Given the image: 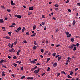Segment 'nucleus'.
I'll use <instances>...</instances> for the list:
<instances>
[{
  "mask_svg": "<svg viewBox=\"0 0 80 80\" xmlns=\"http://www.w3.org/2000/svg\"><path fill=\"white\" fill-rule=\"evenodd\" d=\"M65 33H66V35L67 36V37L68 38H69V37H71V34H69V32H66Z\"/></svg>",
  "mask_w": 80,
  "mask_h": 80,
  "instance_id": "1",
  "label": "nucleus"
},
{
  "mask_svg": "<svg viewBox=\"0 0 80 80\" xmlns=\"http://www.w3.org/2000/svg\"><path fill=\"white\" fill-rule=\"evenodd\" d=\"M74 46H76V45L75 44H72L71 45L69 46L68 48H71V49H73Z\"/></svg>",
  "mask_w": 80,
  "mask_h": 80,
  "instance_id": "2",
  "label": "nucleus"
},
{
  "mask_svg": "<svg viewBox=\"0 0 80 80\" xmlns=\"http://www.w3.org/2000/svg\"><path fill=\"white\" fill-rule=\"evenodd\" d=\"M33 77H29L27 78V80H33Z\"/></svg>",
  "mask_w": 80,
  "mask_h": 80,
  "instance_id": "3",
  "label": "nucleus"
},
{
  "mask_svg": "<svg viewBox=\"0 0 80 80\" xmlns=\"http://www.w3.org/2000/svg\"><path fill=\"white\" fill-rule=\"evenodd\" d=\"M33 6L30 7L29 8V10H33Z\"/></svg>",
  "mask_w": 80,
  "mask_h": 80,
  "instance_id": "4",
  "label": "nucleus"
},
{
  "mask_svg": "<svg viewBox=\"0 0 80 80\" xmlns=\"http://www.w3.org/2000/svg\"><path fill=\"white\" fill-rule=\"evenodd\" d=\"M2 75L3 77H4L5 75V72L3 71V72L2 73Z\"/></svg>",
  "mask_w": 80,
  "mask_h": 80,
  "instance_id": "5",
  "label": "nucleus"
},
{
  "mask_svg": "<svg viewBox=\"0 0 80 80\" xmlns=\"http://www.w3.org/2000/svg\"><path fill=\"white\" fill-rule=\"evenodd\" d=\"M73 47V51H75V50H76V49H77V47L76 46H76H74Z\"/></svg>",
  "mask_w": 80,
  "mask_h": 80,
  "instance_id": "6",
  "label": "nucleus"
},
{
  "mask_svg": "<svg viewBox=\"0 0 80 80\" xmlns=\"http://www.w3.org/2000/svg\"><path fill=\"white\" fill-rule=\"evenodd\" d=\"M75 23H76V22L75 21V20H74L72 22V25L74 26L75 25Z\"/></svg>",
  "mask_w": 80,
  "mask_h": 80,
  "instance_id": "7",
  "label": "nucleus"
},
{
  "mask_svg": "<svg viewBox=\"0 0 80 80\" xmlns=\"http://www.w3.org/2000/svg\"><path fill=\"white\" fill-rule=\"evenodd\" d=\"M11 4L12 5H14L15 3H13V2L12 1H11Z\"/></svg>",
  "mask_w": 80,
  "mask_h": 80,
  "instance_id": "8",
  "label": "nucleus"
},
{
  "mask_svg": "<svg viewBox=\"0 0 80 80\" xmlns=\"http://www.w3.org/2000/svg\"><path fill=\"white\" fill-rule=\"evenodd\" d=\"M57 62H55L53 65V66L54 67H57Z\"/></svg>",
  "mask_w": 80,
  "mask_h": 80,
  "instance_id": "9",
  "label": "nucleus"
},
{
  "mask_svg": "<svg viewBox=\"0 0 80 80\" xmlns=\"http://www.w3.org/2000/svg\"><path fill=\"white\" fill-rule=\"evenodd\" d=\"M38 70H36L34 72V73H36L35 74H37L38 73Z\"/></svg>",
  "mask_w": 80,
  "mask_h": 80,
  "instance_id": "10",
  "label": "nucleus"
},
{
  "mask_svg": "<svg viewBox=\"0 0 80 80\" xmlns=\"http://www.w3.org/2000/svg\"><path fill=\"white\" fill-rule=\"evenodd\" d=\"M30 62L31 63H36V62L35 61H31Z\"/></svg>",
  "mask_w": 80,
  "mask_h": 80,
  "instance_id": "11",
  "label": "nucleus"
},
{
  "mask_svg": "<svg viewBox=\"0 0 80 80\" xmlns=\"http://www.w3.org/2000/svg\"><path fill=\"white\" fill-rule=\"evenodd\" d=\"M3 38H6V39H10V37L8 36L4 37Z\"/></svg>",
  "mask_w": 80,
  "mask_h": 80,
  "instance_id": "12",
  "label": "nucleus"
},
{
  "mask_svg": "<svg viewBox=\"0 0 80 80\" xmlns=\"http://www.w3.org/2000/svg\"><path fill=\"white\" fill-rule=\"evenodd\" d=\"M20 52H21V50H19L17 52V55H19V53H20Z\"/></svg>",
  "mask_w": 80,
  "mask_h": 80,
  "instance_id": "13",
  "label": "nucleus"
},
{
  "mask_svg": "<svg viewBox=\"0 0 80 80\" xmlns=\"http://www.w3.org/2000/svg\"><path fill=\"white\" fill-rule=\"evenodd\" d=\"M25 28L23 27V29L22 30V32H23L25 31Z\"/></svg>",
  "mask_w": 80,
  "mask_h": 80,
  "instance_id": "14",
  "label": "nucleus"
},
{
  "mask_svg": "<svg viewBox=\"0 0 80 80\" xmlns=\"http://www.w3.org/2000/svg\"><path fill=\"white\" fill-rule=\"evenodd\" d=\"M61 58H62V56L58 57V61H60V59H61Z\"/></svg>",
  "mask_w": 80,
  "mask_h": 80,
  "instance_id": "15",
  "label": "nucleus"
},
{
  "mask_svg": "<svg viewBox=\"0 0 80 80\" xmlns=\"http://www.w3.org/2000/svg\"><path fill=\"white\" fill-rule=\"evenodd\" d=\"M12 65H14V66L16 67H17V64H15V63H13Z\"/></svg>",
  "mask_w": 80,
  "mask_h": 80,
  "instance_id": "16",
  "label": "nucleus"
},
{
  "mask_svg": "<svg viewBox=\"0 0 80 80\" xmlns=\"http://www.w3.org/2000/svg\"><path fill=\"white\" fill-rule=\"evenodd\" d=\"M36 28V25H34L33 27V29L35 30Z\"/></svg>",
  "mask_w": 80,
  "mask_h": 80,
  "instance_id": "17",
  "label": "nucleus"
},
{
  "mask_svg": "<svg viewBox=\"0 0 80 80\" xmlns=\"http://www.w3.org/2000/svg\"><path fill=\"white\" fill-rule=\"evenodd\" d=\"M3 62H4V60L2 59L0 61V63H2Z\"/></svg>",
  "mask_w": 80,
  "mask_h": 80,
  "instance_id": "18",
  "label": "nucleus"
},
{
  "mask_svg": "<svg viewBox=\"0 0 80 80\" xmlns=\"http://www.w3.org/2000/svg\"><path fill=\"white\" fill-rule=\"evenodd\" d=\"M18 18H21V17L20 15H18Z\"/></svg>",
  "mask_w": 80,
  "mask_h": 80,
  "instance_id": "19",
  "label": "nucleus"
},
{
  "mask_svg": "<svg viewBox=\"0 0 80 80\" xmlns=\"http://www.w3.org/2000/svg\"><path fill=\"white\" fill-rule=\"evenodd\" d=\"M54 6L56 7H59V6L58 4H55Z\"/></svg>",
  "mask_w": 80,
  "mask_h": 80,
  "instance_id": "20",
  "label": "nucleus"
},
{
  "mask_svg": "<svg viewBox=\"0 0 80 80\" xmlns=\"http://www.w3.org/2000/svg\"><path fill=\"white\" fill-rule=\"evenodd\" d=\"M48 53V52L47 51H45V53H44V55H46L47 53Z\"/></svg>",
  "mask_w": 80,
  "mask_h": 80,
  "instance_id": "21",
  "label": "nucleus"
},
{
  "mask_svg": "<svg viewBox=\"0 0 80 80\" xmlns=\"http://www.w3.org/2000/svg\"><path fill=\"white\" fill-rule=\"evenodd\" d=\"M75 41V40H74V38H71V42H74Z\"/></svg>",
  "mask_w": 80,
  "mask_h": 80,
  "instance_id": "22",
  "label": "nucleus"
},
{
  "mask_svg": "<svg viewBox=\"0 0 80 80\" xmlns=\"http://www.w3.org/2000/svg\"><path fill=\"white\" fill-rule=\"evenodd\" d=\"M56 56V53L54 52L52 54V56H53V57H55Z\"/></svg>",
  "mask_w": 80,
  "mask_h": 80,
  "instance_id": "23",
  "label": "nucleus"
},
{
  "mask_svg": "<svg viewBox=\"0 0 80 80\" xmlns=\"http://www.w3.org/2000/svg\"><path fill=\"white\" fill-rule=\"evenodd\" d=\"M17 56H14L13 57V58L14 59H17Z\"/></svg>",
  "mask_w": 80,
  "mask_h": 80,
  "instance_id": "24",
  "label": "nucleus"
},
{
  "mask_svg": "<svg viewBox=\"0 0 80 80\" xmlns=\"http://www.w3.org/2000/svg\"><path fill=\"white\" fill-rule=\"evenodd\" d=\"M2 67L4 68H7L6 65H4L3 64H2Z\"/></svg>",
  "mask_w": 80,
  "mask_h": 80,
  "instance_id": "25",
  "label": "nucleus"
},
{
  "mask_svg": "<svg viewBox=\"0 0 80 80\" xmlns=\"http://www.w3.org/2000/svg\"><path fill=\"white\" fill-rule=\"evenodd\" d=\"M25 78V76H23L22 77H21V79H23V78Z\"/></svg>",
  "mask_w": 80,
  "mask_h": 80,
  "instance_id": "26",
  "label": "nucleus"
},
{
  "mask_svg": "<svg viewBox=\"0 0 80 80\" xmlns=\"http://www.w3.org/2000/svg\"><path fill=\"white\" fill-rule=\"evenodd\" d=\"M50 67H48L47 70V72H49L50 71Z\"/></svg>",
  "mask_w": 80,
  "mask_h": 80,
  "instance_id": "27",
  "label": "nucleus"
},
{
  "mask_svg": "<svg viewBox=\"0 0 80 80\" xmlns=\"http://www.w3.org/2000/svg\"><path fill=\"white\" fill-rule=\"evenodd\" d=\"M3 22L2 19H0V23H2Z\"/></svg>",
  "mask_w": 80,
  "mask_h": 80,
  "instance_id": "28",
  "label": "nucleus"
},
{
  "mask_svg": "<svg viewBox=\"0 0 80 80\" xmlns=\"http://www.w3.org/2000/svg\"><path fill=\"white\" fill-rule=\"evenodd\" d=\"M59 75H60V73L59 72L58 73V74L57 75V77H58V76H59Z\"/></svg>",
  "mask_w": 80,
  "mask_h": 80,
  "instance_id": "29",
  "label": "nucleus"
},
{
  "mask_svg": "<svg viewBox=\"0 0 80 80\" xmlns=\"http://www.w3.org/2000/svg\"><path fill=\"white\" fill-rule=\"evenodd\" d=\"M45 24V22H42L41 23L42 25H44V24Z\"/></svg>",
  "mask_w": 80,
  "mask_h": 80,
  "instance_id": "30",
  "label": "nucleus"
},
{
  "mask_svg": "<svg viewBox=\"0 0 80 80\" xmlns=\"http://www.w3.org/2000/svg\"><path fill=\"white\" fill-rule=\"evenodd\" d=\"M61 72L62 73H63V74H66V73H65V72L63 71H62Z\"/></svg>",
  "mask_w": 80,
  "mask_h": 80,
  "instance_id": "31",
  "label": "nucleus"
},
{
  "mask_svg": "<svg viewBox=\"0 0 80 80\" xmlns=\"http://www.w3.org/2000/svg\"><path fill=\"white\" fill-rule=\"evenodd\" d=\"M17 30L18 31H19V30H21V28L19 27L18 28Z\"/></svg>",
  "mask_w": 80,
  "mask_h": 80,
  "instance_id": "32",
  "label": "nucleus"
},
{
  "mask_svg": "<svg viewBox=\"0 0 80 80\" xmlns=\"http://www.w3.org/2000/svg\"><path fill=\"white\" fill-rule=\"evenodd\" d=\"M34 45H37V42H36V41H34Z\"/></svg>",
  "mask_w": 80,
  "mask_h": 80,
  "instance_id": "33",
  "label": "nucleus"
},
{
  "mask_svg": "<svg viewBox=\"0 0 80 80\" xmlns=\"http://www.w3.org/2000/svg\"><path fill=\"white\" fill-rule=\"evenodd\" d=\"M8 34L10 35L12 34V32H8Z\"/></svg>",
  "mask_w": 80,
  "mask_h": 80,
  "instance_id": "34",
  "label": "nucleus"
},
{
  "mask_svg": "<svg viewBox=\"0 0 80 80\" xmlns=\"http://www.w3.org/2000/svg\"><path fill=\"white\" fill-rule=\"evenodd\" d=\"M14 27V26L12 25L11 26H9V27H11V28H12V27Z\"/></svg>",
  "mask_w": 80,
  "mask_h": 80,
  "instance_id": "35",
  "label": "nucleus"
},
{
  "mask_svg": "<svg viewBox=\"0 0 80 80\" xmlns=\"http://www.w3.org/2000/svg\"><path fill=\"white\" fill-rule=\"evenodd\" d=\"M72 74H73V72L72 71H71L70 72V75H72Z\"/></svg>",
  "mask_w": 80,
  "mask_h": 80,
  "instance_id": "36",
  "label": "nucleus"
},
{
  "mask_svg": "<svg viewBox=\"0 0 80 80\" xmlns=\"http://www.w3.org/2000/svg\"><path fill=\"white\" fill-rule=\"evenodd\" d=\"M13 44L12 43V45H11V48H13Z\"/></svg>",
  "mask_w": 80,
  "mask_h": 80,
  "instance_id": "37",
  "label": "nucleus"
},
{
  "mask_svg": "<svg viewBox=\"0 0 80 80\" xmlns=\"http://www.w3.org/2000/svg\"><path fill=\"white\" fill-rule=\"evenodd\" d=\"M23 70V67H22L21 68V70Z\"/></svg>",
  "mask_w": 80,
  "mask_h": 80,
  "instance_id": "38",
  "label": "nucleus"
},
{
  "mask_svg": "<svg viewBox=\"0 0 80 80\" xmlns=\"http://www.w3.org/2000/svg\"><path fill=\"white\" fill-rule=\"evenodd\" d=\"M33 49H36L37 48V46H34L33 48Z\"/></svg>",
  "mask_w": 80,
  "mask_h": 80,
  "instance_id": "39",
  "label": "nucleus"
},
{
  "mask_svg": "<svg viewBox=\"0 0 80 80\" xmlns=\"http://www.w3.org/2000/svg\"><path fill=\"white\" fill-rule=\"evenodd\" d=\"M1 8H4V9H5V7H4V6H2L1 7Z\"/></svg>",
  "mask_w": 80,
  "mask_h": 80,
  "instance_id": "40",
  "label": "nucleus"
},
{
  "mask_svg": "<svg viewBox=\"0 0 80 80\" xmlns=\"http://www.w3.org/2000/svg\"><path fill=\"white\" fill-rule=\"evenodd\" d=\"M7 11L8 12H11V11L10 10V9H7Z\"/></svg>",
  "mask_w": 80,
  "mask_h": 80,
  "instance_id": "41",
  "label": "nucleus"
},
{
  "mask_svg": "<svg viewBox=\"0 0 80 80\" xmlns=\"http://www.w3.org/2000/svg\"><path fill=\"white\" fill-rule=\"evenodd\" d=\"M50 58H48L47 60L48 61V62H49V61H50Z\"/></svg>",
  "mask_w": 80,
  "mask_h": 80,
  "instance_id": "42",
  "label": "nucleus"
},
{
  "mask_svg": "<svg viewBox=\"0 0 80 80\" xmlns=\"http://www.w3.org/2000/svg\"><path fill=\"white\" fill-rule=\"evenodd\" d=\"M17 42L15 41L14 42V45H16L17 44Z\"/></svg>",
  "mask_w": 80,
  "mask_h": 80,
  "instance_id": "43",
  "label": "nucleus"
},
{
  "mask_svg": "<svg viewBox=\"0 0 80 80\" xmlns=\"http://www.w3.org/2000/svg\"><path fill=\"white\" fill-rule=\"evenodd\" d=\"M59 46H60V44L57 45L56 46V47H59Z\"/></svg>",
  "mask_w": 80,
  "mask_h": 80,
  "instance_id": "44",
  "label": "nucleus"
},
{
  "mask_svg": "<svg viewBox=\"0 0 80 80\" xmlns=\"http://www.w3.org/2000/svg\"><path fill=\"white\" fill-rule=\"evenodd\" d=\"M8 46L9 47H11V44L10 43H9L8 45Z\"/></svg>",
  "mask_w": 80,
  "mask_h": 80,
  "instance_id": "45",
  "label": "nucleus"
},
{
  "mask_svg": "<svg viewBox=\"0 0 80 80\" xmlns=\"http://www.w3.org/2000/svg\"><path fill=\"white\" fill-rule=\"evenodd\" d=\"M32 12H28V15H31V14H32Z\"/></svg>",
  "mask_w": 80,
  "mask_h": 80,
  "instance_id": "46",
  "label": "nucleus"
},
{
  "mask_svg": "<svg viewBox=\"0 0 80 80\" xmlns=\"http://www.w3.org/2000/svg\"><path fill=\"white\" fill-rule=\"evenodd\" d=\"M26 34L27 35H29V32H26Z\"/></svg>",
  "mask_w": 80,
  "mask_h": 80,
  "instance_id": "47",
  "label": "nucleus"
},
{
  "mask_svg": "<svg viewBox=\"0 0 80 80\" xmlns=\"http://www.w3.org/2000/svg\"><path fill=\"white\" fill-rule=\"evenodd\" d=\"M51 45L52 47H54V44H51Z\"/></svg>",
  "mask_w": 80,
  "mask_h": 80,
  "instance_id": "48",
  "label": "nucleus"
},
{
  "mask_svg": "<svg viewBox=\"0 0 80 80\" xmlns=\"http://www.w3.org/2000/svg\"><path fill=\"white\" fill-rule=\"evenodd\" d=\"M69 1L68 0H67V1H66V3H68V2H69Z\"/></svg>",
  "mask_w": 80,
  "mask_h": 80,
  "instance_id": "49",
  "label": "nucleus"
},
{
  "mask_svg": "<svg viewBox=\"0 0 80 80\" xmlns=\"http://www.w3.org/2000/svg\"><path fill=\"white\" fill-rule=\"evenodd\" d=\"M36 33H34L33 34V35H34L35 37V36L36 35Z\"/></svg>",
  "mask_w": 80,
  "mask_h": 80,
  "instance_id": "50",
  "label": "nucleus"
},
{
  "mask_svg": "<svg viewBox=\"0 0 80 80\" xmlns=\"http://www.w3.org/2000/svg\"><path fill=\"white\" fill-rule=\"evenodd\" d=\"M12 76L13 77H15V75H14V74H12Z\"/></svg>",
  "mask_w": 80,
  "mask_h": 80,
  "instance_id": "51",
  "label": "nucleus"
},
{
  "mask_svg": "<svg viewBox=\"0 0 80 80\" xmlns=\"http://www.w3.org/2000/svg\"><path fill=\"white\" fill-rule=\"evenodd\" d=\"M68 59L69 60H71V58L70 57H68Z\"/></svg>",
  "mask_w": 80,
  "mask_h": 80,
  "instance_id": "52",
  "label": "nucleus"
},
{
  "mask_svg": "<svg viewBox=\"0 0 80 80\" xmlns=\"http://www.w3.org/2000/svg\"><path fill=\"white\" fill-rule=\"evenodd\" d=\"M40 65V63H38L36 64V65Z\"/></svg>",
  "mask_w": 80,
  "mask_h": 80,
  "instance_id": "53",
  "label": "nucleus"
},
{
  "mask_svg": "<svg viewBox=\"0 0 80 80\" xmlns=\"http://www.w3.org/2000/svg\"><path fill=\"white\" fill-rule=\"evenodd\" d=\"M55 10H58V8H56L55 9Z\"/></svg>",
  "mask_w": 80,
  "mask_h": 80,
  "instance_id": "54",
  "label": "nucleus"
},
{
  "mask_svg": "<svg viewBox=\"0 0 80 80\" xmlns=\"http://www.w3.org/2000/svg\"><path fill=\"white\" fill-rule=\"evenodd\" d=\"M23 43H27V41H23Z\"/></svg>",
  "mask_w": 80,
  "mask_h": 80,
  "instance_id": "55",
  "label": "nucleus"
},
{
  "mask_svg": "<svg viewBox=\"0 0 80 80\" xmlns=\"http://www.w3.org/2000/svg\"><path fill=\"white\" fill-rule=\"evenodd\" d=\"M9 52H12V51L11 49H9L8 50Z\"/></svg>",
  "mask_w": 80,
  "mask_h": 80,
  "instance_id": "56",
  "label": "nucleus"
},
{
  "mask_svg": "<svg viewBox=\"0 0 80 80\" xmlns=\"http://www.w3.org/2000/svg\"><path fill=\"white\" fill-rule=\"evenodd\" d=\"M78 70V68H77L76 69H75V71H77Z\"/></svg>",
  "mask_w": 80,
  "mask_h": 80,
  "instance_id": "57",
  "label": "nucleus"
},
{
  "mask_svg": "<svg viewBox=\"0 0 80 80\" xmlns=\"http://www.w3.org/2000/svg\"><path fill=\"white\" fill-rule=\"evenodd\" d=\"M52 19H53L54 20H56V18H55V17H53L52 18Z\"/></svg>",
  "mask_w": 80,
  "mask_h": 80,
  "instance_id": "58",
  "label": "nucleus"
},
{
  "mask_svg": "<svg viewBox=\"0 0 80 80\" xmlns=\"http://www.w3.org/2000/svg\"><path fill=\"white\" fill-rule=\"evenodd\" d=\"M68 11L69 12H71V10H70V9H68Z\"/></svg>",
  "mask_w": 80,
  "mask_h": 80,
  "instance_id": "59",
  "label": "nucleus"
},
{
  "mask_svg": "<svg viewBox=\"0 0 80 80\" xmlns=\"http://www.w3.org/2000/svg\"><path fill=\"white\" fill-rule=\"evenodd\" d=\"M79 45V44H78V43H77L76 44V46H77V47H78Z\"/></svg>",
  "mask_w": 80,
  "mask_h": 80,
  "instance_id": "60",
  "label": "nucleus"
},
{
  "mask_svg": "<svg viewBox=\"0 0 80 80\" xmlns=\"http://www.w3.org/2000/svg\"><path fill=\"white\" fill-rule=\"evenodd\" d=\"M44 30H47V28H46V27H45V28H44Z\"/></svg>",
  "mask_w": 80,
  "mask_h": 80,
  "instance_id": "61",
  "label": "nucleus"
},
{
  "mask_svg": "<svg viewBox=\"0 0 80 80\" xmlns=\"http://www.w3.org/2000/svg\"><path fill=\"white\" fill-rule=\"evenodd\" d=\"M41 52L42 53H43V49H41Z\"/></svg>",
  "mask_w": 80,
  "mask_h": 80,
  "instance_id": "62",
  "label": "nucleus"
},
{
  "mask_svg": "<svg viewBox=\"0 0 80 80\" xmlns=\"http://www.w3.org/2000/svg\"><path fill=\"white\" fill-rule=\"evenodd\" d=\"M4 20H8V18H5L4 19Z\"/></svg>",
  "mask_w": 80,
  "mask_h": 80,
  "instance_id": "63",
  "label": "nucleus"
},
{
  "mask_svg": "<svg viewBox=\"0 0 80 80\" xmlns=\"http://www.w3.org/2000/svg\"><path fill=\"white\" fill-rule=\"evenodd\" d=\"M78 5L79 6H80V3H77Z\"/></svg>",
  "mask_w": 80,
  "mask_h": 80,
  "instance_id": "64",
  "label": "nucleus"
}]
</instances>
